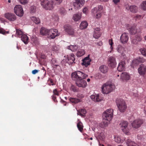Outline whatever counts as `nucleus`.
Returning a JSON list of instances; mask_svg holds the SVG:
<instances>
[{"instance_id":"8fccbe9b","label":"nucleus","mask_w":146,"mask_h":146,"mask_svg":"<svg viewBox=\"0 0 146 146\" xmlns=\"http://www.w3.org/2000/svg\"><path fill=\"white\" fill-rule=\"evenodd\" d=\"M51 62L53 66H58V65L55 59H52L51 60Z\"/></svg>"},{"instance_id":"6e6552de","label":"nucleus","mask_w":146,"mask_h":146,"mask_svg":"<svg viewBox=\"0 0 146 146\" xmlns=\"http://www.w3.org/2000/svg\"><path fill=\"white\" fill-rule=\"evenodd\" d=\"M85 3L84 0H76L73 3V5L75 9H79L83 6Z\"/></svg>"},{"instance_id":"dca6fc26","label":"nucleus","mask_w":146,"mask_h":146,"mask_svg":"<svg viewBox=\"0 0 146 146\" xmlns=\"http://www.w3.org/2000/svg\"><path fill=\"white\" fill-rule=\"evenodd\" d=\"M139 73L141 75L146 76V66L143 64H141L138 69Z\"/></svg>"},{"instance_id":"680f3d73","label":"nucleus","mask_w":146,"mask_h":146,"mask_svg":"<svg viewBox=\"0 0 146 146\" xmlns=\"http://www.w3.org/2000/svg\"><path fill=\"white\" fill-rule=\"evenodd\" d=\"M109 44L110 45V46H111V47H110L111 48H112V46L113 44V42L112 40V39L109 40Z\"/></svg>"},{"instance_id":"bb28decb","label":"nucleus","mask_w":146,"mask_h":146,"mask_svg":"<svg viewBox=\"0 0 146 146\" xmlns=\"http://www.w3.org/2000/svg\"><path fill=\"white\" fill-rule=\"evenodd\" d=\"M126 144L127 146H140L129 139L127 140Z\"/></svg>"},{"instance_id":"a19ab883","label":"nucleus","mask_w":146,"mask_h":146,"mask_svg":"<svg viewBox=\"0 0 146 146\" xmlns=\"http://www.w3.org/2000/svg\"><path fill=\"white\" fill-rule=\"evenodd\" d=\"M139 51L142 55L146 56V48H141Z\"/></svg>"},{"instance_id":"bf43d9fd","label":"nucleus","mask_w":146,"mask_h":146,"mask_svg":"<svg viewBox=\"0 0 146 146\" xmlns=\"http://www.w3.org/2000/svg\"><path fill=\"white\" fill-rule=\"evenodd\" d=\"M131 42L133 44H136L138 43V41L135 38L132 40Z\"/></svg>"},{"instance_id":"c9c22d12","label":"nucleus","mask_w":146,"mask_h":146,"mask_svg":"<svg viewBox=\"0 0 146 146\" xmlns=\"http://www.w3.org/2000/svg\"><path fill=\"white\" fill-rule=\"evenodd\" d=\"M68 49L73 52L75 51L78 49V46L76 45H70L68 47Z\"/></svg>"},{"instance_id":"f704fd0d","label":"nucleus","mask_w":146,"mask_h":146,"mask_svg":"<svg viewBox=\"0 0 146 146\" xmlns=\"http://www.w3.org/2000/svg\"><path fill=\"white\" fill-rule=\"evenodd\" d=\"M31 20L36 24H38L40 23V20L38 18L35 17H31Z\"/></svg>"},{"instance_id":"aec40b11","label":"nucleus","mask_w":146,"mask_h":146,"mask_svg":"<svg viewBox=\"0 0 146 146\" xmlns=\"http://www.w3.org/2000/svg\"><path fill=\"white\" fill-rule=\"evenodd\" d=\"M117 51L120 53L121 56H123L125 55L126 52V50L124 47H123L121 45H119L118 46L117 48Z\"/></svg>"},{"instance_id":"864d4df0","label":"nucleus","mask_w":146,"mask_h":146,"mask_svg":"<svg viewBox=\"0 0 146 146\" xmlns=\"http://www.w3.org/2000/svg\"><path fill=\"white\" fill-rule=\"evenodd\" d=\"M115 141L117 143H120L121 142V139L119 137H115Z\"/></svg>"},{"instance_id":"c85d7f7f","label":"nucleus","mask_w":146,"mask_h":146,"mask_svg":"<svg viewBox=\"0 0 146 146\" xmlns=\"http://www.w3.org/2000/svg\"><path fill=\"white\" fill-rule=\"evenodd\" d=\"M105 137V136L104 133L103 131L101 132H98L97 135L96 136V138L100 139V140H103Z\"/></svg>"},{"instance_id":"e2e57ef3","label":"nucleus","mask_w":146,"mask_h":146,"mask_svg":"<svg viewBox=\"0 0 146 146\" xmlns=\"http://www.w3.org/2000/svg\"><path fill=\"white\" fill-rule=\"evenodd\" d=\"M52 97L53 101H54V102H57V100H56V97L55 95H53L52 96Z\"/></svg>"},{"instance_id":"49530a36","label":"nucleus","mask_w":146,"mask_h":146,"mask_svg":"<svg viewBox=\"0 0 146 146\" xmlns=\"http://www.w3.org/2000/svg\"><path fill=\"white\" fill-rule=\"evenodd\" d=\"M140 63L138 58L134 59L132 62V64L133 65H137Z\"/></svg>"},{"instance_id":"5701e85b","label":"nucleus","mask_w":146,"mask_h":146,"mask_svg":"<svg viewBox=\"0 0 146 146\" xmlns=\"http://www.w3.org/2000/svg\"><path fill=\"white\" fill-rule=\"evenodd\" d=\"M125 62L124 61H121L119 63L117 69L119 71L121 72L124 70L125 68Z\"/></svg>"},{"instance_id":"4c0bfd02","label":"nucleus","mask_w":146,"mask_h":146,"mask_svg":"<svg viewBox=\"0 0 146 146\" xmlns=\"http://www.w3.org/2000/svg\"><path fill=\"white\" fill-rule=\"evenodd\" d=\"M129 31L130 33L132 34H135L137 32V30L136 27L135 26L131 27L129 29Z\"/></svg>"},{"instance_id":"58836bf2","label":"nucleus","mask_w":146,"mask_h":146,"mask_svg":"<svg viewBox=\"0 0 146 146\" xmlns=\"http://www.w3.org/2000/svg\"><path fill=\"white\" fill-rule=\"evenodd\" d=\"M16 34L19 37H20L23 35V32L21 30L19 29H16Z\"/></svg>"},{"instance_id":"6ab92c4d","label":"nucleus","mask_w":146,"mask_h":146,"mask_svg":"<svg viewBox=\"0 0 146 146\" xmlns=\"http://www.w3.org/2000/svg\"><path fill=\"white\" fill-rule=\"evenodd\" d=\"M91 61V60L90 59L89 57V55L88 56L82 60L83 62L82 63V65H84L86 67L90 65V62Z\"/></svg>"},{"instance_id":"69168bd1","label":"nucleus","mask_w":146,"mask_h":146,"mask_svg":"<svg viewBox=\"0 0 146 146\" xmlns=\"http://www.w3.org/2000/svg\"><path fill=\"white\" fill-rule=\"evenodd\" d=\"M100 127L102 128H104L105 127H106V126H105V125L103 122H101L100 124Z\"/></svg>"},{"instance_id":"6e6d98bb","label":"nucleus","mask_w":146,"mask_h":146,"mask_svg":"<svg viewBox=\"0 0 146 146\" xmlns=\"http://www.w3.org/2000/svg\"><path fill=\"white\" fill-rule=\"evenodd\" d=\"M53 93L54 94L53 95H56L57 96H59V95L58 92V91L56 89H55L53 90Z\"/></svg>"},{"instance_id":"603ef678","label":"nucleus","mask_w":146,"mask_h":146,"mask_svg":"<svg viewBox=\"0 0 146 146\" xmlns=\"http://www.w3.org/2000/svg\"><path fill=\"white\" fill-rule=\"evenodd\" d=\"M135 38L138 42L142 40L141 36L139 34L136 35Z\"/></svg>"},{"instance_id":"4d7b16f0","label":"nucleus","mask_w":146,"mask_h":146,"mask_svg":"<svg viewBox=\"0 0 146 146\" xmlns=\"http://www.w3.org/2000/svg\"><path fill=\"white\" fill-rule=\"evenodd\" d=\"M22 4L25 5L27 3V0H18Z\"/></svg>"},{"instance_id":"20e7f679","label":"nucleus","mask_w":146,"mask_h":146,"mask_svg":"<svg viewBox=\"0 0 146 146\" xmlns=\"http://www.w3.org/2000/svg\"><path fill=\"white\" fill-rule=\"evenodd\" d=\"M40 4L43 7L47 10H50L53 8V1L47 0H40Z\"/></svg>"},{"instance_id":"9d476101","label":"nucleus","mask_w":146,"mask_h":146,"mask_svg":"<svg viewBox=\"0 0 146 146\" xmlns=\"http://www.w3.org/2000/svg\"><path fill=\"white\" fill-rule=\"evenodd\" d=\"M75 56L73 54H70L67 55L66 59V62L69 64H72L75 63Z\"/></svg>"},{"instance_id":"a18cd8bd","label":"nucleus","mask_w":146,"mask_h":146,"mask_svg":"<svg viewBox=\"0 0 146 146\" xmlns=\"http://www.w3.org/2000/svg\"><path fill=\"white\" fill-rule=\"evenodd\" d=\"M79 112L81 116H84L86 113V111L85 109H82L79 111Z\"/></svg>"},{"instance_id":"e433bc0d","label":"nucleus","mask_w":146,"mask_h":146,"mask_svg":"<svg viewBox=\"0 0 146 146\" xmlns=\"http://www.w3.org/2000/svg\"><path fill=\"white\" fill-rule=\"evenodd\" d=\"M77 127L80 131L82 132L83 130V125L82 123L79 121L77 124Z\"/></svg>"},{"instance_id":"b1692460","label":"nucleus","mask_w":146,"mask_h":146,"mask_svg":"<svg viewBox=\"0 0 146 146\" xmlns=\"http://www.w3.org/2000/svg\"><path fill=\"white\" fill-rule=\"evenodd\" d=\"M91 99L95 102H99L102 99L101 97L99 95H92L90 96Z\"/></svg>"},{"instance_id":"de8ad7c7","label":"nucleus","mask_w":146,"mask_h":146,"mask_svg":"<svg viewBox=\"0 0 146 146\" xmlns=\"http://www.w3.org/2000/svg\"><path fill=\"white\" fill-rule=\"evenodd\" d=\"M71 89L74 92H77L78 91L77 88L73 85H72Z\"/></svg>"},{"instance_id":"13d9d810","label":"nucleus","mask_w":146,"mask_h":146,"mask_svg":"<svg viewBox=\"0 0 146 146\" xmlns=\"http://www.w3.org/2000/svg\"><path fill=\"white\" fill-rule=\"evenodd\" d=\"M88 9L86 7H85L83 10V12L84 13L86 14L88 13Z\"/></svg>"},{"instance_id":"338daca9","label":"nucleus","mask_w":146,"mask_h":146,"mask_svg":"<svg viewBox=\"0 0 146 146\" xmlns=\"http://www.w3.org/2000/svg\"><path fill=\"white\" fill-rule=\"evenodd\" d=\"M62 0H55V3L57 4H60L62 1Z\"/></svg>"},{"instance_id":"0eeeda50","label":"nucleus","mask_w":146,"mask_h":146,"mask_svg":"<svg viewBox=\"0 0 146 146\" xmlns=\"http://www.w3.org/2000/svg\"><path fill=\"white\" fill-rule=\"evenodd\" d=\"M14 10L15 13L19 17L23 16L24 12L23 8L21 5H16L14 7Z\"/></svg>"},{"instance_id":"2eb2a0df","label":"nucleus","mask_w":146,"mask_h":146,"mask_svg":"<svg viewBox=\"0 0 146 146\" xmlns=\"http://www.w3.org/2000/svg\"><path fill=\"white\" fill-rule=\"evenodd\" d=\"M5 17L10 21H15L16 19V15L14 14L11 13H7L5 14Z\"/></svg>"},{"instance_id":"052dcab7","label":"nucleus","mask_w":146,"mask_h":146,"mask_svg":"<svg viewBox=\"0 0 146 146\" xmlns=\"http://www.w3.org/2000/svg\"><path fill=\"white\" fill-rule=\"evenodd\" d=\"M135 17L136 20H139L141 18V16L139 15H137Z\"/></svg>"},{"instance_id":"79ce46f5","label":"nucleus","mask_w":146,"mask_h":146,"mask_svg":"<svg viewBox=\"0 0 146 146\" xmlns=\"http://www.w3.org/2000/svg\"><path fill=\"white\" fill-rule=\"evenodd\" d=\"M59 12L61 15H65L66 14V12L64 8H61L59 10Z\"/></svg>"},{"instance_id":"cd10ccee","label":"nucleus","mask_w":146,"mask_h":146,"mask_svg":"<svg viewBox=\"0 0 146 146\" xmlns=\"http://www.w3.org/2000/svg\"><path fill=\"white\" fill-rule=\"evenodd\" d=\"M49 31L46 28L44 27H42L40 29V34L42 35H48Z\"/></svg>"},{"instance_id":"393cba45","label":"nucleus","mask_w":146,"mask_h":146,"mask_svg":"<svg viewBox=\"0 0 146 146\" xmlns=\"http://www.w3.org/2000/svg\"><path fill=\"white\" fill-rule=\"evenodd\" d=\"M31 41L33 44L38 45L39 44L38 39L34 35L31 37Z\"/></svg>"},{"instance_id":"a878e982","label":"nucleus","mask_w":146,"mask_h":146,"mask_svg":"<svg viewBox=\"0 0 146 146\" xmlns=\"http://www.w3.org/2000/svg\"><path fill=\"white\" fill-rule=\"evenodd\" d=\"M101 72L103 73H106L108 70V67L104 65H102L100 67Z\"/></svg>"},{"instance_id":"f3484780","label":"nucleus","mask_w":146,"mask_h":146,"mask_svg":"<svg viewBox=\"0 0 146 146\" xmlns=\"http://www.w3.org/2000/svg\"><path fill=\"white\" fill-rule=\"evenodd\" d=\"M64 30L68 34L73 35L74 33L73 29L70 26L66 25L64 27Z\"/></svg>"},{"instance_id":"72a5a7b5","label":"nucleus","mask_w":146,"mask_h":146,"mask_svg":"<svg viewBox=\"0 0 146 146\" xmlns=\"http://www.w3.org/2000/svg\"><path fill=\"white\" fill-rule=\"evenodd\" d=\"M88 25V23L86 21L82 22L80 25V29H86Z\"/></svg>"},{"instance_id":"423d86ee","label":"nucleus","mask_w":146,"mask_h":146,"mask_svg":"<svg viewBox=\"0 0 146 146\" xmlns=\"http://www.w3.org/2000/svg\"><path fill=\"white\" fill-rule=\"evenodd\" d=\"M113 111L112 109H109L106 110L103 114V118H105L108 121H110L113 117Z\"/></svg>"},{"instance_id":"37998d69","label":"nucleus","mask_w":146,"mask_h":146,"mask_svg":"<svg viewBox=\"0 0 146 146\" xmlns=\"http://www.w3.org/2000/svg\"><path fill=\"white\" fill-rule=\"evenodd\" d=\"M141 7L144 10H146V1H143L141 5Z\"/></svg>"},{"instance_id":"a211bd4d","label":"nucleus","mask_w":146,"mask_h":146,"mask_svg":"<svg viewBox=\"0 0 146 146\" xmlns=\"http://www.w3.org/2000/svg\"><path fill=\"white\" fill-rule=\"evenodd\" d=\"M128 34L125 33H123L120 37V40L123 43H127L129 39Z\"/></svg>"},{"instance_id":"c03bdc74","label":"nucleus","mask_w":146,"mask_h":146,"mask_svg":"<svg viewBox=\"0 0 146 146\" xmlns=\"http://www.w3.org/2000/svg\"><path fill=\"white\" fill-rule=\"evenodd\" d=\"M122 129L125 134L128 135H130V133L129 132V130L127 128V127L125 129Z\"/></svg>"},{"instance_id":"774afa93","label":"nucleus","mask_w":146,"mask_h":146,"mask_svg":"<svg viewBox=\"0 0 146 146\" xmlns=\"http://www.w3.org/2000/svg\"><path fill=\"white\" fill-rule=\"evenodd\" d=\"M39 71V70H35L32 71V73L33 74H35L37 73Z\"/></svg>"},{"instance_id":"c756f323","label":"nucleus","mask_w":146,"mask_h":146,"mask_svg":"<svg viewBox=\"0 0 146 146\" xmlns=\"http://www.w3.org/2000/svg\"><path fill=\"white\" fill-rule=\"evenodd\" d=\"M21 40L25 44H27L28 42L29 38L27 36L25 35H22V36L21 37Z\"/></svg>"},{"instance_id":"1a4fd4ad","label":"nucleus","mask_w":146,"mask_h":146,"mask_svg":"<svg viewBox=\"0 0 146 146\" xmlns=\"http://www.w3.org/2000/svg\"><path fill=\"white\" fill-rule=\"evenodd\" d=\"M58 31L57 29H51L49 30L48 35L50 38L54 39L56 36H58L59 34L58 33Z\"/></svg>"},{"instance_id":"5fc2aeb1","label":"nucleus","mask_w":146,"mask_h":146,"mask_svg":"<svg viewBox=\"0 0 146 146\" xmlns=\"http://www.w3.org/2000/svg\"><path fill=\"white\" fill-rule=\"evenodd\" d=\"M138 58L140 63H143L146 61V60L143 57H139Z\"/></svg>"},{"instance_id":"f8f14e48","label":"nucleus","mask_w":146,"mask_h":146,"mask_svg":"<svg viewBox=\"0 0 146 146\" xmlns=\"http://www.w3.org/2000/svg\"><path fill=\"white\" fill-rule=\"evenodd\" d=\"M116 62L115 58L113 56H111L109 58L108 60V64L109 66L111 68L115 67L116 65Z\"/></svg>"},{"instance_id":"09e8293b","label":"nucleus","mask_w":146,"mask_h":146,"mask_svg":"<svg viewBox=\"0 0 146 146\" xmlns=\"http://www.w3.org/2000/svg\"><path fill=\"white\" fill-rule=\"evenodd\" d=\"M110 121H108V120L105 118H104V120L103 122L104 123L105 126L107 127L108 126L109 123Z\"/></svg>"},{"instance_id":"473e14b6","label":"nucleus","mask_w":146,"mask_h":146,"mask_svg":"<svg viewBox=\"0 0 146 146\" xmlns=\"http://www.w3.org/2000/svg\"><path fill=\"white\" fill-rule=\"evenodd\" d=\"M85 53V51L84 50L81 49L78 51L76 53V55L78 57H81Z\"/></svg>"},{"instance_id":"4be33fe9","label":"nucleus","mask_w":146,"mask_h":146,"mask_svg":"<svg viewBox=\"0 0 146 146\" xmlns=\"http://www.w3.org/2000/svg\"><path fill=\"white\" fill-rule=\"evenodd\" d=\"M121 79L123 80H128L130 78L129 75L126 72L122 73L120 76Z\"/></svg>"},{"instance_id":"4468645a","label":"nucleus","mask_w":146,"mask_h":146,"mask_svg":"<svg viewBox=\"0 0 146 146\" xmlns=\"http://www.w3.org/2000/svg\"><path fill=\"white\" fill-rule=\"evenodd\" d=\"M74 80L76 81V85L79 87L84 88L86 87L87 85L86 81L84 79H79Z\"/></svg>"},{"instance_id":"39448f33","label":"nucleus","mask_w":146,"mask_h":146,"mask_svg":"<svg viewBox=\"0 0 146 146\" xmlns=\"http://www.w3.org/2000/svg\"><path fill=\"white\" fill-rule=\"evenodd\" d=\"M102 92L104 94H108L113 90V86L111 84H105L102 87Z\"/></svg>"},{"instance_id":"ddd939ff","label":"nucleus","mask_w":146,"mask_h":146,"mask_svg":"<svg viewBox=\"0 0 146 146\" xmlns=\"http://www.w3.org/2000/svg\"><path fill=\"white\" fill-rule=\"evenodd\" d=\"M125 7L127 10L133 13H135L138 11L137 7L135 5L129 6L128 5H126Z\"/></svg>"},{"instance_id":"ea45409f","label":"nucleus","mask_w":146,"mask_h":146,"mask_svg":"<svg viewBox=\"0 0 146 146\" xmlns=\"http://www.w3.org/2000/svg\"><path fill=\"white\" fill-rule=\"evenodd\" d=\"M120 124L121 125L122 129H125L127 127L128 122L126 121H123Z\"/></svg>"},{"instance_id":"9b49d317","label":"nucleus","mask_w":146,"mask_h":146,"mask_svg":"<svg viewBox=\"0 0 146 146\" xmlns=\"http://www.w3.org/2000/svg\"><path fill=\"white\" fill-rule=\"evenodd\" d=\"M143 122V121L141 120L136 119L133 121L132 123V127L134 128L137 129L140 127Z\"/></svg>"},{"instance_id":"2f4dec72","label":"nucleus","mask_w":146,"mask_h":146,"mask_svg":"<svg viewBox=\"0 0 146 146\" xmlns=\"http://www.w3.org/2000/svg\"><path fill=\"white\" fill-rule=\"evenodd\" d=\"M69 100L72 103L75 104L77 103L80 102V99L76 98L70 97L69 98Z\"/></svg>"},{"instance_id":"f257e3e1","label":"nucleus","mask_w":146,"mask_h":146,"mask_svg":"<svg viewBox=\"0 0 146 146\" xmlns=\"http://www.w3.org/2000/svg\"><path fill=\"white\" fill-rule=\"evenodd\" d=\"M116 103L118 110L121 112H123L125 111L127 106L124 100L122 99L117 98L116 100Z\"/></svg>"},{"instance_id":"7c9ffc66","label":"nucleus","mask_w":146,"mask_h":146,"mask_svg":"<svg viewBox=\"0 0 146 146\" xmlns=\"http://www.w3.org/2000/svg\"><path fill=\"white\" fill-rule=\"evenodd\" d=\"M81 15L80 13L75 14L74 15L73 17V20L75 21H78L81 18Z\"/></svg>"},{"instance_id":"f03ea898","label":"nucleus","mask_w":146,"mask_h":146,"mask_svg":"<svg viewBox=\"0 0 146 146\" xmlns=\"http://www.w3.org/2000/svg\"><path fill=\"white\" fill-rule=\"evenodd\" d=\"M88 76V75L80 71L74 72L71 74V77L73 80L84 79Z\"/></svg>"},{"instance_id":"412c9836","label":"nucleus","mask_w":146,"mask_h":146,"mask_svg":"<svg viewBox=\"0 0 146 146\" xmlns=\"http://www.w3.org/2000/svg\"><path fill=\"white\" fill-rule=\"evenodd\" d=\"M100 28L97 27L95 28L94 30V33L93 34V36L96 38H98L100 36Z\"/></svg>"},{"instance_id":"0e129e2a","label":"nucleus","mask_w":146,"mask_h":146,"mask_svg":"<svg viewBox=\"0 0 146 146\" xmlns=\"http://www.w3.org/2000/svg\"><path fill=\"white\" fill-rule=\"evenodd\" d=\"M48 81H50V85L53 86V85H55L54 84L53 81V80H52V79H50V78H49V80H48Z\"/></svg>"},{"instance_id":"7ed1b4c3","label":"nucleus","mask_w":146,"mask_h":146,"mask_svg":"<svg viewBox=\"0 0 146 146\" xmlns=\"http://www.w3.org/2000/svg\"><path fill=\"white\" fill-rule=\"evenodd\" d=\"M103 7L101 5H98L97 7H95L91 10L92 13L96 19H99L102 16L103 11Z\"/></svg>"},{"instance_id":"3c124183","label":"nucleus","mask_w":146,"mask_h":146,"mask_svg":"<svg viewBox=\"0 0 146 146\" xmlns=\"http://www.w3.org/2000/svg\"><path fill=\"white\" fill-rule=\"evenodd\" d=\"M9 33L8 31H6L2 28H0V33L5 35L6 33Z\"/></svg>"}]
</instances>
